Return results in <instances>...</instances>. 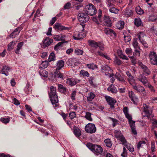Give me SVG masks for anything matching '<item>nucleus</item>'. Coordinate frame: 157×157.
<instances>
[{
	"label": "nucleus",
	"mask_w": 157,
	"mask_h": 157,
	"mask_svg": "<svg viewBox=\"0 0 157 157\" xmlns=\"http://www.w3.org/2000/svg\"><path fill=\"white\" fill-rule=\"evenodd\" d=\"M56 88L53 86L50 87V91L48 92L49 96L52 104H55V106H57L56 103L58 102V98L56 93Z\"/></svg>",
	"instance_id": "f257e3e1"
},
{
	"label": "nucleus",
	"mask_w": 157,
	"mask_h": 157,
	"mask_svg": "<svg viewBox=\"0 0 157 157\" xmlns=\"http://www.w3.org/2000/svg\"><path fill=\"white\" fill-rule=\"evenodd\" d=\"M87 147L95 154H101L103 151L102 147L99 145L93 144L91 143H88Z\"/></svg>",
	"instance_id": "f03ea898"
},
{
	"label": "nucleus",
	"mask_w": 157,
	"mask_h": 157,
	"mask_svg": "<svg viewBox=\"0 0 157 157\" xmlns=\"http://www.w3.org/2000/svg\"><path fill=\"white\" fill-rule=\"evenodd\" d=\"M87 14L92 16L94 15L96 12V10L94 5L90 4L85 6L84 10Z\"/></svg>",
	"instance_id": "7ed1b4c3"
},
{
	"label": "nucleus",
	"mask_w": 157,
	"mask_h": 157,
	"mask_svg": "<svg viewBox=\"0 0 157 157\" xmlns=\"http://www.w3.org/2000/svg\"><path fill=\"white\" fill-rule=\"evenodd\" d=\"M96 129L95 125L91 123H88L86 125L85 127L86 132L91 134L95 133L96 131Z\"/></svg>",
	"instance_id": "20e7f679"
},
{
	"label": "nucleus",
	"mask_w": 157,
	"mask_h": 157,
	"mask_svg": "<svg viewBox=\"0 0 157 157\" xmlns=\"http://www.w3.org/2000/svg\"><path fill=\"white\" fill-rule=\"evenodd\" d=\"M146 36V35L143 32H140L138 33L137 37H138L139 41L145 48L147 47V44L144 40V37Z\"/></svg>",
	"instance_id": "39448f33"
},
{
	"label": "nucleus",
	"mask_w": 157,
	"mask_h": 157,
	"mask_svg": "<svg viewBox=\"0 0 157 157\" xmlns=\"http://www.w3.org/2000/svg\"><path fill=\"white\" fill-rule=\"evenodd\" d=\"M132 88L134 89L137 93H142V95L143 96H145L146 94L144 88L142 86L140 85H137L136 84H132Z\"/></svg>",
	"instance_id": "423d86ee"
},
{
	"label": "nucleus",
	"mask_w": 157,
	"mask_h": 157,
	"mask_svg": "<svg viewBox=\"0 0 157 157\" xmlns=\"http://www.w3.org/2000/svg\"><path fill=\"white\" fill-rule=\"evenodd\" d=\"M78 19L81 22H86L89 20V17L87 14L83 13H79L78 15Z\"/></svg>",
	"instance_id": "0eeeda50"
},
{
	"label": "nucleus",
	"mask_w": 157,
	"mask_h": 157,
	"mask_svg": "<svg viewBox=\"0 0 157 157\" xmlns=\"http://www.w3.org/2000/svg\"><path fill=\"white\" fill-rule=\"evenodd\" d=\"M89 45L91 47V51L92 52L94 53L95 50L98 47V43L94 40H89L88 41Z\"/></svg>",
	"instance_id": "6e6552de"
},
{
	"label": "nucleus",
	"mask_w": 157,
	"mask_h": 157,
	"mask_svg": "<svg viewBox=\"0 0 157 157\" xmlns=\"http://www.w3.org/2000/svg\"><path fill=\"white\" fill-rule=\"evenodd\" d=\"M151 63L154 65H157V55L155 53L151 52L149 55Z\"/></svg>",
	"instance_id": "1a4fd4ad"
},
{
	"label": "nucleus",
	"mask_w": 157,
	"mask_h": 157,
	"mask_svg": "<svg viewBox=\"0 0 157 157\" xmlns=\"http://www.w3.org/2000/svg\"><path fill=\"white\" fill-rule=\"evenodd\" d=\"M105 26L110 27L111 25V21L109 16L105 15L103 17L102 21L101 22Z\"/></svg>",
	"instance_id": "9d476101"
},
{
	"label": "nucleus",
	"mask_w": 157,
	"mask_h": 157,
	"mask_svg": "<svg viewBox=\"0 0 157 157\" xmlns=\"http://www.w3.org/2000/svg\"><path fill=\"white\" fill-rule=\"evenodd\" d=\"M114 133L115 137L120 140L122 143L126 140L120 131L116 130L114 132Z\"/></svg>",
	"instance_id": "9b49d317"
},
{
	"label": "nucleus",
	"mask_w": 157,
	"mask_h": 157,
	"mask_svg": "<svg viewBox=\"0 0 157 157\" xmlns=\"http://www.w3.org/2000/svg\"><path fill=\"white\" fill-rule=\"evenodd\" d=\"M86 36V34L82 33H79L78 32H74L73 37L75 40H81Z\"/></svg>",
	"instance_id": "f8f14e48"
},
{
	"label": "nucleus",
	"mask_w": 157,
	"mask_h": 157,
	"mask_svg": "<svg viewBox=\"0 0 157 157\" xmlns=\"http://www.w3.org/2000/svg\"><path fill=\"white\" fill-rule=\"evenodd\" d=\"M128 95L129 98L133 103L135 104H137L138 101V99L134 92L132 91H128Z\"/></svg>",
	"instance_id": "ddd939ff"
},
{
	"label": "nucleus",
	"mask_w": 157,
	"mask_h": 157,
	"mask_svg": "<svg viewBox=\"0 0 157 157\" xmlns=\"http://www.w3.org/2000/svg\"><path fill=\"white\" fill-rule=\"evenodd\" d=\"M105 98L108 104L110 105V107L111 108H113L114 105L116 102V100L108 96H106Z\"/></svg>",
	"instance_id": "4468645a"
},
{
	"label": "nucleus",
	"mask_w": 157,
	"mask_h": 157,
	"mask_svg": "<svg viewBox=\"0 0 157 157\" xmlns=\"http://www.w3.org/2000/svg\"><path fill=\"white\" fill-rule=\"evenodd\" d=\"M53 41L52 39H50L48 37L46 38L42 41V46L43 48H45L48 46L53 42Z\"/></svg>",
	"instance_id": "2eb2a0df"
},
{
	"label": "nucleus",
	"mask_w": 157,
	"mask_h": 157,
	"mask_svg": "<svg viewBox=\"0 0 157 157\" xmlns=\"http://www.w3.org/2000/svg\"><path fill=\"white\" fill-rule=\"evenodd\" d=\"M138 64L141 68L143 69L144 73L145 75L147 74L148 75L151 73V71L147 67L143 65L142 62H139Z\"/></svg>",
	"instance_id": "dca6fc26"
},
{
	"label": "nucleus",
	"mask_w": 157,
	"mask_h": 157,
	"mask_svg": "<svg viewBox=\"0 0 157 157\" xmlns=\"http://www.w3.org/2000/svg\"><path fill=\"white\" fill-rule=\"evenodd\" d=\"M22 27H19L16 28L10 35V37L11 38H15L16 36L18 35L21 30L22 29Z\"/></svg>",
	"instance_id": "f3484780"
},
{
	"label": "nucleus",
	"mask_w": 157,
	"mask_h": 157,
	"mask_svg": "<svg viewBox=\"0 0 157 157\" xmlns=\"http://www.w3.org/2000/svg\"><path fill=\"white\" fill-rule=\"evenodd\" d=\"M129 123L132 130V132L134 135L137 134V132L135 127V121L131 120Z\"/></svg>",
	"instance_id": "a211bd4d"
},
{
	"label": "nucleus",
	"mask_w": 157,
	"mask_h": 157,
	"mask_svg": "<svg viewBox=\"0 0 157 157\" xmlns=\"http://www.w3.org/2000/svg\"><path fill=\"white\" fill-rule=\"evenodd\" d=\"M122 144L131 152H133L134 151V149L133 146L131 144L128 143L126 140Z\"/></svg>",
	"instance_id": "6ab92c4d"
},
{
	"label": "nucleus",
	"mask_w": 157,
	"mask_h": 157,
	"mask_svg": "<svg viewBox=\"0 0 157 157\" xmlns=\"http://www.w3.org/2000/svg\"><path fill=\"white\" fill-rule=\"evenodd\" d=\"M144 110L143 112L145 113L147 117L151 114V111L149 110V107L146 104H143Z\"/></svg>",
	"instance_id": "aec40b11"
},
{
	"label": "nucleus",
	"mask_w": 157,
	"mask_h": 157,
	"mask_svg": "<svg viewBox=\"0 0 157 157\" xmlns=\"http://www.w3.org/2000/svg\"><path fill=\"white\" fill-rule=\"evenodd\" d=\"M138 79L144 85L146 86V84L148 83V80L147 78L142 74H140L139 76Z\"/></svg>",
	"instance_id": "412c9836"
},
{
	"label": "nucleus",
	"mask_w": 157,
	"mask_h": 157,
	"mask_svg": "<svg viewBox=\"0 0 157 157\" xmlns=\"http://www.w3.org/2000/svg\"><path fill=\"white\" fill-rule=\"evenodd\" d=\"M11 69L7 66H4L3 67L2 69V73L4 74L6 76H8L9 75L8 72L10 71Z\"/></svg>",
	"instance_id": "4be33fe9"
},
{
	"label": "nucleus",
	"mask_w": 157,
	"mask_h": 157,
	"mask_svg": "<svg viewBox=\"0 0 157 157\" xmlns=\"http://www.w3.org/2000/svg\"><path fill=\"white\" fill-rule=\"evenodd\" d=\"M65 35L60 34L58 35H56L54 36L53 38L56 41H63L65 40Z\"/></svg>",
	"instance_id": "5701e85b"
},
{
	"label": "nucleus",
	"mask_w": 157,
	"mask_h": 157,
	"mask_svg": "<svg viewBox=\"0 0 157 157\" xmlns=\"http://www.w3.org/2000/svg\"><path fill=\"white\" fill-rule=\"evenodd\" d=\"M126 74L128 76V81L131 85H132V84H133L134 82L133 76L131 75V73L128 71H127L126 72Z\"/></svg>",
	"instance_id": "b1692460"
},
{
	"label": "nucleus",
	"mask_w": 157,
	"mask_h": 157,
	"mask_svg": "<svg viewBox=\"0 0 157 157\" xmlns=\"http://www.w3.org/2000/svg\"><path fill=\"white\" fill-rule=\"evenodd\" d=\"M73 133L76 137H79L81 135L80 129L77 127L74 126L73 128Z\"/></svg>",
	"instance_id": "393cba45"
},
{
	"label": "nucleus",
	"mask_w": 157,
	"mask_h": 157,
	"mask_svg": "<svg viewBox=\"0 0 157 157\" xmlns=\"http://www.w3.org/2000/svg\"><path fill=\"white\" fill-rule=\"evenodd\" d=\"M64 65V62L62 60H59L56 63V70H59L63 67Z\"/></svg>",
	"instance_id": "a878e982"
},
{
	"label": "nucleus",
	"mask_w": 157,
	"mask_h": 157,
	"mask_svg": "<svg viewBox=\"0 0 157 157\" xmlns=\"http://www.w3.org/2000/svg\"><path fill=\"white\" fill-rule=\"evenodd\" d=\"M117 53L118 56L123 59L128 60V58L124 54H123L121 50H118L117 51Z\"/></svg>",
	"instance_id": "bb28decb"
},
{
	"label": "nucleus",
	"mask_w": 157,
	"mask_h": 157,
	"mask_svg": "<svg viewBox=\"0 0 157 157\" xmlns=\"http://www.w3.org/2000/svg\"><path fill=\"white\" fill-rule=\"evenodd\" d=\"M124 13V15L127 17H130L133 13L132 10L129 8H126Z\"/></svg>",
	"instance_id": "cd10ccee"
},
{
	"label": "nucleus",
	"mask_w": 157,
	"mask_h": 157,
	"mask_svg": "<svg viewBox=\"0 0 157 157\" xmlns=\"http://www.w3.org/2000/svg\"><path fill=\"white\" fill-rule=\"evenodd\" d=\"M104 31L105 33L106 34H109L111 36L113 35V34L114 36H116V33L113 30L111 29L108 28H105Z\"/></svg>",
	"instance_id": "c85d7f7f"
},
{
	"label": "nucleus",
	"mask_w": 157,
	"mask_h": 157,
	"mask_svg": "<svg viewBox=\"0 0 157 157\" xmlns=\"http://www.w3.org/2000/svg\"><path fill=\"white\" fill-rule=\"evenodd\" d=\"M101 69L103 72L105 71L112 73L113 71V70L108 65L102 66Z\"/></svg>",
	"instance_id": "c756f323"
},
{
	"label": "nucleus",
	"mask_w": 157,
	"mask_h": 157,
	"mask_svg": "<svg viewBox=\"0 0 157 157\" xmlns=\"http://www.w3.org/2000/svg\"><path fill=\"white\" fill-rule=\"evenodd\" d=\"M108 90L110 91L112 93L116 94L117 93V88L113 84H111L107 89Z\"/></svg>",
	"instance_id": "7c9ffc66"
},
{
	"label": "nucleus",
	"mask_w": 157,
	"mask_h": 157,
	"mask_svg": "<svg viewBox=\"0 0 157 157\" xmlns=\"http://www.w3.org/2000/svg\"><path fill=\"white\" fill-rule=\"evenodd\" d=\"M48 65V62L47 61H44L42 62L39 66V68L44 69L46 68Z\"/></svg>",
	"instance_id": "2f4dec72"
},
{
	"label": "nucleus",
	"mask_w": 157,
	"mask_h": 157,
	"mask_svg": "<svg viewBox=\"0 0 157 157\" xmlns=\"http://www.w3.org/2000/svg\"><path fill=\"white\" fill-rule=\"evenodd\" d=\"M39 73L41 77H47L48 75L47 71L44 69L40 70L39 71Z\"/></svg>",
	"instance_id": "473e14b6"
},
{
	"label": "nucleus",
	"mask_w": 157,
	"mask_h": 157,
	"mask_svg": "<svg viewBox=\"0 0 157 157\" xmlns=\"http://www.w3.org/2000/svg\"><path fill=\"white\" fill-rule=\"evenodd\" d=\"M142 23L141 20L139 17L135 18L134 24L136 26L138 27L141 25Z\"/></svg>",
	"instance_id": "72a5a7b5"
},
{
	"label": "nucleus",
	"mask_w": 157,
	"mask_h": 157,
	"mask_svg": "<svg viewBox=\"0 0 157 157\" xmlns=\"http://www.w3.org/2000/svg\"><path fill=\"white\" fill-rule=\"evenodd\" d=\"M66 82L67 84L71 86H74L76 84L74 79L71 78H68Z\"/></svg>",
	"instance_id": "f704fd0d"
},
{
	"label": "nucleus",
	"mask_w": 157,
	"mask_h": 157,
	"mask_svg": "<svg viewBox=\"0 0 157 157\" xmlns=\"http://www.w3.org/2000/svg\"><path fill=\"white\" fill-rule=\"evenodd\" d=\"M86 67L89 69L92 70H94L98 68L97 65L93 63L87 64H86Z\"/></svg>",
	"instance_id": "c9c22d12"
},
{
	"label": "nucleus",
	"mask_w": 157,
	"mask_h": 157,
	"mask_svg": "<svg viewBox=\"0 0 157 157\" xmlns=\"http://www.w3.org/2000/svg\"><path fill=\"white\" fill-rule=\"evenodd\" d=\"M0 121L2 123L5 124H7L10 121V119L9 117H2L0 119Z\"/></svg>",
	"instance_id": "e433bc0d"
},
{
	"label": "nucleus",
	"mask_w": 157,
	"mask_h": 157,
	"mask_svg": "<svg viewBox=\"0 0 157 157\" xmlns=\"http://www.w3.org/2000/svg\"><path fill=\"white\" fill-rule=\"evenodd\" d=\"M23 44V42H20L18 44L17 48L15 50V52L16 54H18L19 53V50L22 48Z\"/></svg>",
	"instance_id": "4c0bfd02"
},
{
	"label": "nucleus",
	"mask_w": 157,
	"mask_h": 157,
	"mask_svg": "<svg viewBox=\"0 0 157 157\" xmlns=\"http://www.w3.org/2000/svg\"><path fill=\"white\" fill-rule=\"evenodd\" d=\"M95 94L92 93L90 92L88 94V96L87 97V100L89 101H91L95 97Z\"/></svg>",
	"instance_id": "58836bf2"
},
{
	"label": "nucleus",
	"mask_w": 157,
	"mask_h": 157,
	"mask_svg": "<svg viewBox=\"0 0 157 157\" xmlns=\"http://www.w3.org/2000/svg\"><path fill=\"white\" fill-rule=\"evenodd\" d=\"M110 12L115 14H117L119 12V10L114 7H111L109 9Z\"/></svg>",
	"instance_id": "ea45409f"
},
{
	"label": "nucleus",
	"mask_w": 157,
	"mask_h": 157,
	"mask_svg": "<svg viewBox=\"0 0 157 157\" xmlns=\"http://www.w3.org/2000/svg\"><path fill=\"white\" fill-rule=\"evenodd\" d=\"M136 11L137 13L139 14H142L144 13L143 10L140 6H137L136 7Z\"/></svg>",
	"instance_id": "a19ab883"
},
{
	"label": "nucleus",
	"mask_w": 157,
	"mask_h": 157,
	"mask_svg": "<svg viewBox=\"0 0 157 157\" xmlns=\"http://www.w3.org/2000/svg\"><path fill=\"white\" fill-rule=\"evenodd\" d=\"M55 55L53 52H52L50 54L48 57V61L51 62L55 60Z\"/></svg>",
	"instance_id": "79ce46f5"
},
{
	"label": "nucleus",
	"mask_w": 157,
	"mask_h": 157,
	"mask_svg": "<svg viewBox=\"0 0 157 157\" xmlns=\"http://www.w3.org/2000/svg\"><path fill=\"white\" fill-rule=\"evenodd\" d=\"M80 74L84 77H88L89 76V73L87 71L84 70H81L80 72Z\"/></svg>",
	"instance_id": "37998d69"
},
{
	"label": "nucleus",
	"mask_w": 157,
	"mask_h": 157,
	"mask_svg": "<svg viewBox=\"0 0 157 157\" xmlns=\"http://www.w3.org/2000/svg\"><path fill=\"white\" fill-rule=\"evenodd\" d=\"M85 117L87 120L90 121H92L93 120L91 117V113L89 112H88L86 113Z\"/></svg>",
	"instance_id": "c03bdc74"
},
{
	"label": "nucleus",
	"mask_w": 157,
	"mask_h": 157,
	"mask_svg": "<svg viewBox=\"0 0 157 157\" xmlns=\"http://www.w3.org/2000/svg\"><path fill=\"white\" fill-rule=\"evenodd\" d=\"M75 52L76 54L78 55H82L83 53L82 50L76 48L75 50Z\"/></svg>",
	"instance_id": "a18cd8bd"
},
{
	"label": "nucleus",
	"mask_w": 157,
	"mask_h": 157,
	"mask_svg": "<svg viewBox=\"0 0 157 157\" xmlns=\"http://www.w3.org/2000/svg\"><path fill=\"white\" fill-rule=\"evenodd\" d=\"M55 76L56 78H59L62 79H63V74L59 71L55 72Z\"/></svg>",
	"instance_id": "49530a36"
},
{
	"label": "nucleus",
	"mask_w": 157,
	"mask_h": 157,
	"mask_svg": "<svg viewBox=\"0 0 157 157\" xmlns=\"http://www.w3.org/2000/svg\"><path fill=\"white\" fill-rule=\"evenodd\" d=\"M58 89L60 91L63 93H65L66 91V89L61 84L58 85Z\"/></svg>",
	"instance_id": "de8ad7c7"
},
{
	"label": "nucleus",
	"mask_w": 157,
	"mask_h": 157,
	"mask_svg": "<svg viewBox=\"0 0 157 157\" xmlns=\"http://www.w3.org/2000/svg\"><path fill=\"white\" fill-rule=\"evenodd\" d=\"M15 43L14 41H12L8 45V50L10 51L13 48Z\"/></svg>",
	"instance_id": "09e8293b"
},
{
	"label": "nucleus",
	"mask_w": 157,
	"mask_h": 157,
	"mask_svg": "<svg viewBox=\"0 0 157 157\" xmlns=\"http://www.w3.org/2000/svg\"><path fill=\"white\" fill-rule=\"evenodd\" d=\"M104 142L107 147H111L112 144L109 139H106L105 140H104Z\"/></svg>",
	"instance_id": "8fccbe9b"
},
{
	"label": "nucleus",
	"mask_w": 157,
	"mask_h": 157,
	"mask_svg": "<svg viewBox=\"0 0 157 157\" xmlns=\"http://www.w3.org/2000/svg\"><path fill=\"white\" fill-rule=\"evenodd\" d=\"M132 45L135 48H140L138 45V43L136 39H134Z\"/></svg>",
	"instance_id": "3c124183"
},
{
	"label": "nucleus",
	"mask_w": 157,
	"mask_h": 157,
	"mask_svg": "<svg viewBox=\"0 0 157 157\" xmlns=\"http://www.w3.org/2000/svg\"><path fill=\"white\" fill-rule=\"evenodd\" d=\"M146 142L144 141H139L138 144L137 148L138 149H140V147L143 146V144H145Z\"/></svg>",
	"instance_id": "603ef678"
},
{
	"label": "nucleus",
	"mask_w": 157,
	"mask_h": 157,
	"mask_svg": "<svg viewBox=\"0 0 157 157\" xmlns=\"http://www.w3.org/2000/svg\"><path fill=\"white\" fill-rule=\"evenodd\" d=\"M63 43V42H60L58 43L54 47L55 50H58L59 48V47L61 46Z\"/></svg>",
	"instance_id": "864d4df0"
},
{
	"label": "nucleus",
	"mask_w": 157,
	"mask_h": 157,
	"mask_svg": "<svg viewBox=\"0 0 157 157\" xmlns=\"http://www.w3.org/2000/svg\"><path fill=\"white\" fill-rule=\"evenodd\" d=\"M121 155L124 157H126L127 156V150L124 147L123 148V152L121 154Z\"/></svg>",
	"instance_id": "5fc2aeb1"
},
{
	"label": "nucleus",
	"mask_w": 157,
	"mask_h": 157,
	"mask_svg": "<svg viewBox=\"0 0 157 157\" xmlns=\"http://www.w3.org/2000/svg\"><path fill=\"white\" fill-rule=\"evenodd\" d=\"M95 55L97 56H104V54L101 52L100 51H98L97 52H95L94 53Z\"/></svg>",
	"instance_id": "6e6d98bb"
},
{
	"label": "nucleus",
	"mask_w": 157,
	"mask_h": 157,
	"mask_svg": "<svg viewBox=\"0 0 157 157\" xmlns=\"http://www.w3.org/2000/svg\"><path fill=\"white\" fill-rule=\"evenodd\" d=\"M76 91L75 90L73 91L71 94V98L72 100H74L75 99Z\"/></svg>",
	"instance_id": "4d7b16f0"
},
{
	"label": "nucleus",
	"mask_w": 157,
	"mask_h": 157,
	"mask_svg": "<svg viewBox=\"0 0 157 157\" xmlns=\"http://www.w3.org/2000/svg\"><path fill=\"white\" fill-rule=\"evenodd\" d=\"M25 91L27 94H29L30 93V89H29V84L26 85L25 89Z\"/></svg>",
	"instance_id": "13d9d810"
},
{
	"label": "nucleus",
	"mask_w": 157,
	"mask_h": 157,
	"mask_svg": "<svg viewBox=\"0 0 157 157\" xmlns=\"http://www.w3.org/2000/svg\"><path fill=\"white\" fill-rule=\"evenodd\" d=\"M69 117L70 119H73L74 118L76 117L75 113L74 112H71L69 113Z\"/></svg>",
	"instance_id": "bf43d9fd"
},
{
	"label": "nucleus",
	"mask_w": 157,
	"mask_h": 157,
	"mask_svg": "<svg viewBox=\"0 0 157 157\" xmlns=\"http://www.w3.org/2000/svg\"><path fill=\"white\" fill-rule=\"evenodd\" d=\"M126 54L127 55H129L132 52V50L130 48H127L125 51Z\"/></svg>",
	"instance_id": "052dcab7"
},
{
	"label": "nucleus",
	"mask_w": 157,
	"mask_h": 157,
	"mask_svg": "<svg viewBox=\"0 0 157 157\" xmlns=\"http://www.w3.org/2000/svg\"><path fill=\"white\" fill-rule=\"evenodd\" d=\"M152 124L154 128L157 127V121L156 120L154 119L152 120Z\"/></svg>",
	"instance_id": "680f3d73"
},
{
	"label": "nucleus",
	"mask_w": 157,
	"mask_h": 157,
	"mask_svg": "<svg viewBox=\"0 0 157 157\" xmlns=\"http://www.w3.org/2000/svg\"><path fill=\"white\" fill-rule=\"evenodd\" d=\"M116 78L119 81L122 82H125V80L121 76L120 77H117Z\"/></svg>",
	"instance_id": "e2e57ef3"
},
{
	"label": "nucleus",
	"mask_w": 157,
	"mask_h": 157,
	"mask_svg": "<svg viewBox=\"0 0 157 157\" xmlns=\"http://www.w3.org/2000/svg\"><path fill=\"white\" fill-rule=\"evenodd\" d=\"M102 12L100 11L99 13V14L98 16V18L99 21L101 22L102 21L103 18H102Z\"/></svg>",
	"instance_id": "0e129e2a"
},
{
	"label": "nucleus",
	"mask_w": 157,
	"mask_h": 157,
	"mask_svg": "<svg viewBox=\"0 0 157 157\" xmlns=\"http://www.w3.org/2000/svg\"><path fill=\"white\" fill-rule=\"evenodd\" d=\"M124 40L125 42H128L131 40L130 37L129 36H124Z\"/></svg>",
	"instance_id": "69168bd1"
},
{
	"label": "nucleus",
	"mask_w": 157,
	"mask_h": 157,
	"mask_svg": "<svg viewBox=\"0 0 157 157\" xmlns=\"http://www.w3.org/2000/svg\"><path fill=\"white\" fill-rule=\"evenodd\" d=\"M108 7L110 8L111 7H113V2H111V0H108L107 2Z\"/></svg>",
	"instance_id": "338daca9"
},
{
	"label": "nucleus",
	"mask_w": 157,
	"mask_h": 157,
	"mask_svg": "<svg viewBox=\"0 0 157 157\" xmlns=\"http://www.w3.org/2000/svg\"><path fill=\"white\" fill-rule=\"evenodd\" d=\"M98 47L101 50L103 51L104 49V45L103 44L98 43Z\"/></svg>",
	"instance_id": "774afa93"
}]
</instances>
